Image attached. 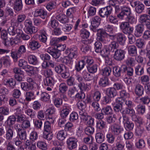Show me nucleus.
Returning <instances> with one entry per match:
<instances>
[{
  "label": "nucleus",
  "mask_w": 150,
  "mask_h": 150,
  "mask_svg": "<svg viewBox=\"0 0 150 150\" xmlns=\"http://www.w3.org/2000/svg\"><path fill=\"white\" fill-rule=\"evenodd\" d=\"M135 72L137 75H141L144 74V68L140 65H138L135 68Z\"/></svg>",
  "instance_id": "nucleus-50"
},
{
  "label": "nucleus",
  "mask_w": 150,
  "mask_h": 150,
  "mask_svg": "<svg viewBox=\"0 0 150 150\" xmlns=\"http://www.w3.org/2000/svg\"><path fill=\"white\" fill-rule=\"evenodd\" d=\"M26 52V49L25 45H22L20 46L17 51L16 52H11V56L13 58L15 62L17 61L18 57L24 53Z\"/></svg>",
  "instance_id": "nucleus-6"
},
{
  "label": "nucleus",
  "mask_w": 150,
  "mask_h": 150,
  "mask_svg": "<svg viewBox=\"0 0 150 150\" xmlns=\"http://www.w3.org/2000/svg\"><path fill=\"white\" fill-rule=\"evenodd\" d=\"M135 45L139 48H142L145 45L144 40L141 38H139L136 40Z\"/></svg>",
  "instance_id": "nucleus-51"
},
{
  "label": "nucleus",
  "mask_w": 150,
  "mask_h": 150,
  "mask_svg": "<svg viewBox=\"0 0 150 150\" xmlns=\"http://www.w3.org/2000/svg\"><path fill=\"white\" fill-rule=\"evenodd\" d=\"M37 145L38 148L42 150H47V145L46 143L42 141H39L37 143Z\"/></svg>",
  "instance_id": "nucleus-39"
},
{
  "label": "nucleus",
  "mask_w": 150,
  "mask_h": 150,
  "mask_svg": "<svg viewBox=\"0 0 150 150\" xmlns=\"http://www.w3.org/2000/svg\"><path fill=\"white\" fill-rule=\"evenodd\" d=\"M137 110L139 114L143 115L145 111V106L142 105H139L137 107Z\"/></svg>",
  "instance_id": "nucleus-56"
},
{
  "label": "nucleus",
  "mask_w": 150,
  "mask_h": 150,
  "mask_svg": "<svg viewBox=\"0 0 150 150\" xmlns=\"http://www.w3.org/2000/svg\"><path fill=\"white\" fill-rule=\"evenodd\" d=\"M77 139L74 137H70L67 139L66 142L68 149L72 150L76 148L77 146Z\"/></svg>",
  "instance_id": "nucleus-11"
},
{
  "label": "nucleus",
  "mask_w": 150,
  "mask_h": 150,
  "mask_svg": "<svg viewBox=\"0 0 150 150\" xmlns=\"http://www.w3.org/2000/svg\"><path fill=\"white\" fill-rule=\"evenodd\" d=\"M112 11V7L111 6H109L100 9L98 13L102 18H108L111 14Z\"/></svg>",
  "instance_id": "nucleus-7"
},
{
  "label": "nucleus",
  "mask_w": 150,
  "mask_h": 150,
  "mask_svg": "<svg viewBox=\"0 0 150 150\" xmlns=\"http://www.w3.org/2000/svg\"><path fill=\"white\" fill-rule=\"evenodd\" d=\"M28 60L30 64L33 65H35L38 62L36 57L33 55H30L28 57Z\"/></svg>",
  "instance_id": "nucleus-44"
},
{
  "label": "nucleus",
  "mask_w": 150,
  "mask_h": 150,
  "mask_svg": "<svg viewBox=\"0 0 150 150\" xmlns=\"http://www.w3.org/2000/svg\"><path fill=\"white\" fill-rule=\"evenodd\" d=\"M139 22L145 25L147 29L150 30V16L146 14L140 15L139 19Z\"/></svg>",
  "instance_id": "nucleus-9"
},
{
  "label": "nucleus",
  "mask_w": 150,
  "mask_h": 150,
  "mask_svg": "<svg viewBox=\"0 0 150 150\" xmlns=\"http://www.w3.org/2000/svg\"><path fill=\"white\" fill-rule=\"evenodd\" d=\"M123 72V65L121 67H115L113 68V72L114 76L116 77H119L121 76V71Z\"/></svg>",
  "instance_id": "nucleus-22"
},
{
  "label": "nucleus",
  "mask_w": 150,
  "mask_h": 150,
  "mask_svg": "<svg viewBox=\"0 0 150 150\" xmlns=\"http://www.w3.org/2000/svg\"><path fill=\"white\" fill-rule=\"evenodd\" d=\"M59 92L63 94L65 93L67 90L68 87L64 83H61L59 86Z\"/></svg>",
  "instance_id": "nucleus-40"
},
{
  "label": "nucleus",
  "mask_w": 150,
  "mask_h": 150,
  "mask_svg": "<svg viewBox=\"0 0 150 150\" xmlns=\"http://www.w3.org/2000/svg\"><path fill=\"white\" fill-rule=\"evenodd\" d=\"M83 60H84V62H86L87 64V67L94 64L93 60L90 57H85Z\"/></svg>",
  "instance_id": "nucleus-59"
},
{
  "label": "nucleus",
  "mask_w": 150,
  "mask_h": 150,
  "mask_svg": "<svg viewBox=\"0 0 150 150\" xmlns=\"http://www.w3.org/2000/svg\"><path fill=\"white\" fill-rule=\"evenodd\" d=\"M118 47L119 45L117 42L113 41L110 44L106 46L103 49V51L101 52V55L103 57H107L110 54V52H115V50L117 49V48Z\"/></svg>",
  "instance_id": "nucleus-3"
},
{
  "label": "nucleus",
  "mask_w": 150,
  "mask_h": 150,
  "mask_svg": "<svg viewBox=\"0 0 150 150\" xmlns=\"http://www.w3.org/2000/svg\"><path fill=\"white\" fill-rule=\"evenodd\" d=\"M34 15L35 17L40 16L43 19H45L47 16V12L42 9H37L35 11Z\"/></svg>",
  "instance_id": "nucleus-21"
},
{
  "label": "nucleus",
  "mask_w": 150,
  "mask_h": 150,
  "mask_svg": "<svg viewBox=\"0 0 150 150\" xmlns=\"http://www.w3.org/2000/svg\"><path fill=\"white\" fill-rule=\"evenodd\" d=\"M117 17L120 19L129 21L130 24L133 23L135 21V18L132 15L130 8L126 6H122L121 11L117 14Z\"/></svg>",
  "instance_id": "nucleus-2"
},
{
  "label": "nucleus",
  "mask_w": 150,
  "mask_h": 150,
  "mask_svg": "<svg viewBox=\"0 0 150 150\" xmlns=\"http://www.w3.org/2000/svg\"><path fill=\"white\" fill-rule=\"evenodd\" d=\"M50 99V96L48 93L44 92L41 93L40 98L41 100L44 102H47L49 101Z\"/></svg>",
  "instance_id": "nucleus-52"
},
{
  "label": "nucleus",
  "mask_w": 150,
  "mask_h": 150,
  "mask_svg": "<svg viewBox=\"0 0 150 150\" xmlns=\"http://www.w3.org/2000/svg\"><path fill=\"white\" fill-rule=\"evenodd\" d=\"M90 33L86 30L83 28L80 30V36L83 39H87L89 36Z\"/></svg>",
  "instance_id": "nucleus-49"
},
{
  "label": "nucleus",
  "mask_w": 150,
  "mask_h": 150,
  "mask_svg": "<svg viewBox=\"0 0 150 150\" xmlns=\"http://www.w3.org/2000/svg\"><path fill=\"white\" fill-rule=\"evenodd\" d=\"M101 112L106 115H111L112 113V110L110 106H107L102 108Z\"/></svg>",
  "instance_id": "nucleus-43"
},
{
  "label": "nucleus",
  "mask_w": 150,
  "mask_h": 150,
  "mask_svg": "<svg viewBox=\"0 0 150 150\" xmlns=\"http://www.w3.org/2000/svg\"><path fill=\"white\" fill-rule=\"evenodd\" d=\"M101 20L100 18L98 16L92 18L91 22V29L94 32H97V39L98 41L103 43L107 44L108 41L106 40V38L108 36L114 38V36L107 34L103 29H96L100 23Z\"/></svg>",
  "instance_id": "nucleus-1"
},
{
  "label": "nucleus",
  "mask_w": 150,
  "mask_h": 150,
  "mask_svg": "<svg viewBox=\"0 0 150 150\" xmlns=\"http://www.w3.org/2000/svg\"><path fill=\"white\" fill-rule=\"evenodd\" d=\"M4 144L6 146V150H16L15 147L10 141H6Z\"/></svg>",
  "instance_id": "nucleus-46"
},
{
  "label": "nucleus",
  "mask_w": 150,
  "mask_h": 150,
  "mask_svg": "<svg viewBox=\"0 0 150 150\" xmlns=\"http://www.w3.org/2000/svg\"><path fill=\"white\" fill-rule=\"evenodd\" d=\"M16 129L19 139L21 140H25L27 137V133L25 130L20 128H17Z\"/></svg>",
  "instance_id": "nucleus-14"
},
{
  "label": "nucleus",
  "mask_w": 150,
  "mask_h": 150,
  "mask_svg": "<svg viewBox=\"0 0 150 150\" xmlns=\"http://www.w3.org/2000/svg\"><path fill=\"white\" fill-rule=\"evenodd\" d=\"M125 51L121 49H116L114 52L113 58L115 60L121 61L125 57Z\"/></svg>",
  "instance_id": "nucleus-8"
},
{
  "label": "nucleus",
  "mask_w": 150,
  "mask_h": 150,
  "mask_svg": "<svg viewBox=\"0 0 150 150\" xmlns=\"http://www.w3.org/2000/svg\"><path fill=\"white\" fill-rule=\"evenodd\" d=\"M82 75L83 78L86 81H90L93 79L92 76L85 71H83Z\"/></svg>",
  "instance_id": "nucleus-61"
},
{
  "label": "nucleus",
  "mask_w": 150,
  "mask_h": 150,
  "mask_svg": "<svg viewBox=\"0 0 150 150\" xmlns=\"http://www.w3.org/2000/svg\"><path fill=\"white\" fill-rule=\"evenodd\" d=\"M82 42L83 44L81 45V51L84 53L90 51L91 50L90 46L85 43H87V41L83 40Z\"/></svg>",
  "instance_id": "nucleus-37"
},
{
  "label": "nucleus",
  "mask_w": 150,
  "mask_h": 150,
  "mask_svg": "<svg viewBox=\"0 0 150 150\" xmlns=\"http://www.w3.org/2000/svg\"><path fill=\"white\" fill-rule=\"evenodd\" d=\"M121 98L117 99L116 103L114 105L113 109L114 111L117 112H122V102Z\"/></svg>",
  "instance_id": "nucleus-12"
},
{
  "label": "nucleus",
  "mask_w": 150,
  "mask_h": 150,
  "mask_svg": "<svg viewBox=\"0 0 150 150\" xmlns=\"http://www.w3.org/2000/svg\"><path fill=\"white\" fill-rule=\"evenodd\" d=\"M14 133L13 128L11 127H8L6 129L5 134V138L6 140V141L11 140L14 135Z\"/></svg>",
  "instance_id": "nucleus-15"
},
{
  "label": "nucleus",
  "mask_w": 150,
  "mask_h": 150,
  "mask_svg": "<svg viewBox=\"0 0 150 150\" xmlns=\"http://www.w3.org/2000/svg\"><path fill=\"white\" fill-rule=\"evenodd\" d=\"M144 131V129L142 125H137L135 129L136 135L137 136H141Z\"/></svg>",
  "instance_id": "nucleus-47"
},
{
  "label": "nucleus",
  "mask_w": 150,
  "mask_h": 150,
  "mask_svg": "<svg viewBox=\"0 0 150 150\" xmlns=\"http://www.w3.org/2000/svg\"><path fill=\"white\" fill-rule=\"evenodd\" d=\"M92 96L94 101H98L100 98L101 93L99 91H97L93 94Z\"/></svg>",
  "instance_id": "nucleus-63"
},
{
  "label": "nucleus",
  "mask_w": 150,
  "mask_h": 150,
  "mask_svg": "<svg viewBox=\"0 0 150 150\" xmlns=\"http://www.w3.org/2000/svg\"><path fill=\"white\" fill-rule=\"evenodd\" d=\"M47 52L55 59L59 57L60 54V52L57 50L50 47L48 48Z\"/></svg>",
  "instance_id": "nucleus-24"
},
{
  "label": "nucleus",
  "mask_w": 150,
  "mask_h": 150,
  "mask_svg": "<svg viewBox=\"0 0 150 150\" xmlns=\"http://www.w3.org/2000/svg\"><path fill=\"white\" fill-rule=\"evenodd\" d=\"M76 8L75 7L70 8L67 11V15L70 18H72L74 17V15L76 12Z\"/></svg>",
  "instance_id": "nucleus-42"
},
{
  "label": "nucleus",
  "mask_w": 150,
  "mask_h": 150,
  "mask_svg": "<svg viewBox=\"0 0 150 150\" xmlns=\"http://www.w3.org/2000/svg\"><path fill=\"white\" fill-rule=\"evenodd\" d=\"M24 25L25 28V31L28 34H31L36 32L35 29V27L33 25L32 21L30 19H27L24 22Z\"/></svg>",
  "instance_id": "nucleus-5"
},
{
  "label": "nucleus",
  "mask_w": 150,
  "mask_h": 150,
  "mask_svg": "<svg viewBox=\"0 0 150 150\" xmlns=\"http://www.w3.org/2000/svg\"><path fill=\"white\" fill-rule=\"evenodd\" d=\"M4 83L10 88H13L16 85V83L12 79H5L3 81Z\"/></svg>",
  "instance_id": "nucleus-33"
},
{
  "label": "nucleus",
  "mask_w": 150,
  "mask_h": 150,
  "mask_svg": "<svg viewBox=\"0 0 150 150\" xmlns=\"http://www.w3.org/2000/svg\"><path fill=\"white\" fill-rule=\"evenodd\" d=\"M44 81L45 86L52 87L54 85V80L52 77H47L44 79Z\"/></svg>",
  "instance_id": "nucleus-29"
},
{
  "label": "nucleus",
  "mask_w": 150,
  "mask_h": 150,
  "mask_svg": "<svg viewBox=\"0 0 150 150\" xmlns=\"http://www.w3.org/2000/svg\"><path fill=\"white\" fill-rule=\"evenodd\" d=\"M56 19L62 23H65L68 21L67 16L63 13L57 14L56 17Z\"/></svg>",
  "instance_id": "nucleus-27"
},
{
  "label": "nucleus",
  "mask_w": 150,
  "mask_h": 150,
  "mask_svg": "<svg viewBox=\"0 0 150 150\" xmlns=\"http://www.w3.org/2000/svg\"><path fill=\"white\" fill-rule=\"evenodd\" d=\"M118 120L120 124L122 123L124 125L129 120V118L126 115H122V117H120Z\"/></svg>",
  "instance_id": "nucleus-55"
},
{
  "label": "nucleus",
  "mask_w": 150,
  "mask_h": 150,
  "mask_svg": "<svg viewBox=\"0 0 150 150\" xmlns=\"http://www.w3.org/2000/svg\"><path fill=\"white\" fill-rule=\"evenodd\" d=\"M54 105L57 108H59L62 104V100L59 98H56L53 99Z\"/></svg>",
  "instance_id": "nucleus-48"
},
{
  "label": "nucleus",
  "mask_w": 150,
  "mask_h": 150,
  "mask_svg": "<svg viewBox=\"0 0 150 150\" xmlns=\"http://www.w3.org/2000/svg\"><path fill=\"white\" fill-rule=\"evenodd\" d=\"M99 85L102 87H105L109 84V79L107 77H103L99 82Z\"/></svg>",
  "instance_id": "nucleus-35"
},
{
  "label": "nucleus",
  "mask_w": 150,
  "mask_h": 150,
  "mask_svg": "<svg viewBox=\"0 0 150 150\" xmlns=\"http://www.w3.org/2000/svg\"><path fill=\"white\" fill-rule=\"evenodd\" d=\"M16 120V118L14 115H11L8 117L6 121V124L10 127L15 124Z\"/></svg>",
  "instance_id": "nucleus-32"
},
{
  "label": "nucleus",
  "mask_w": 150,
  "mask_h": 150,
  "mask_svg": "<svg viewBox=\"0 0 150 150\" xmlns=\"http://www.w3.org/2000/svg\"><path fill=\"white\" fill-rule=\"evenodd\" d=\"M128 54L132 56H135L137 54V48L134 45H130L128 46Z\"/></svg>",
  "instance_id": "nucleus-26"
},
{
  "label": "nucleus",
  "mask_w": 150,
  "mask_h": 150,
  "mask_svg": "<svg viewBox=\"0 0 150 150\" xmlns=\"http://www.w3.org/2000/svg\"><path fill=\"white\" fill-rule=\"evenodd\" d=\"M0 113L3 115H8L9 113L8 108L5 106L1 107L0 108Z\"/></svg>",
  "instance_id": "nucleus-60"
},
{
  "label": "nucleus",
  "mask_w": 150,
  "mask_h": 150,
  "mask_svg": "<svg viewBox=\"0 0 150 150\" xmlns=\"http://www.w3.org/2000/svg\"><path fill=\"white\" fill-rule=\"evenodd\" d=\"M114 37L113 38L112 37H110V38L111 37L112 38L114 39L115 37L116 38L117 41L120 44L123 45L125 42L126 39V37L124 34L122 33H119L116 34L115 35H114ZM109 36L106 38V40H107V38H108Z\"/></svg>",
  "instance_id": "nucleus-10"
},
{
  "label": "nucleus",
  "mask_w": 150,
  "mask_h": 150,
  "mask_svg": "<svg viewBox=\"0 0 150 150\" xmlns=\"http://www.w3.org/2000/svg\"><path fill=\"white\" fill-rule=\"evenodd\" d=\"M117 119V115L116 114H113L110 116L107 119L108 122L109 124L113 123Z\"/></svg>",
  "instance_id": "nucleus-62"
},
{
  "label": "nucleus",
  "mask_w": 150,
  "mask_h": 150,
  "mask_svg": "<svg viewBox=\"0 0 150 150\" xmlns=\"http://www.w3.org/2000/svg\"><path fill=\"white\" fill-rule=\"evenodd\" d=\"M41 46L39 42L35 40H32L29 43V47L33 50H35L38 49Z\"/></svg>",
  "instance_id": "nucleus-23"
},
{
  "label": "nucleus",
  "mask_w": 150,
  "mask_h": 150,
  "mask_svg": "<svg viewBox=\"0 0 150 150\" xmlns=\"http://www.w3.org/2000/svg\"><path fill=\"white\" fill-rule=\"evenodd\" d=\"M144 8L145 6L144 4H143L140 3L135 7V11L137 14H140L143 13Z\"/></svg>",
  "instance_id": "nucleus-41"
},
{
  "label": "nucleus",
  "mask_w": 150,
  "mask_h": 150,
  "mask_svg": "<svg viewBox=\"0 0 150 150\" xmlns=\"http://www.w3.org/2000/svg\"><path fill=\"white\" fill-rule=\"evenodd\" d=\"M144 30V26L141 24L137 25L135 27L134 35L137 37H141L142 35Z\"/></svg>",
  "instance_id": "nucleus-13"
},
{
  "label": "nucleus",
  "mask_w": 150,
  "mask_h": 150,
  "mask_svg": "<svg viewBox=\"0 0 150 150\" xmlns=\"http://www.w3.org/2000/svg\"><path fill=\"white\" fill-rule=\"evenodd\" d=\"M79 116L81 121L86 122L88 120V116L87 113L85 112L84 110H80L79 113Z\"/></svg>",
  "instance_id": "nucleus-36"
},
{
  "label": "nucleus",
  "mask_w": 150,
  "mask_h": 150,
  "mask_svg": "<svg viewBox=\"0 0 150 150\" xmlns=\"http://www.w3.org/2000/svg\"><path fill=\"white\" fill-rule=\"evenodd\" d=\"M78 87L81 90V91H88L89 89V87L87 84H85L83 82H80L78 84Z\"/></svg>",
  "instance_id": "nucleus-58"
},
{
  "label": "nucleus",
  "mask_w": 150,
  "mask_h": 150,
  "mask_svg": "<svg viewBox=\"0 0 150 150\" xmlns=\"http://www.w3.org/2000/svg\"><path fill=\"white\" fill-rule=\"evenodd\" d=\"M108 17L109 21L110 23L117 25L118 24V20L116 16L110 15Z\"/></svg>",
  "instance_id": "nucleus-54"
},
{
  "label": "nucleus",
  "mask_w": 150,
  "mask_h": 150,
  "mask_svg": "<svg viewBox=\"0 0 150 150\" xmlns=\"http://www.w3.org/2000/svg\"><path fill=\"white\" fill-rule=\"evenodd\" d=\"M125 140L118 137L116 140V146L118 150H122L125 146Z\"/></svg>",
  "instance_id": "nucleus-20"
},
{
  "label": "nucleus",
  "mask_w": 150,
  "mask_h": 150,
  "mask_svg": "<svg viewBox=\"0 0 150 150\" xmlns=\"http://www.w3.org/2000/svg\"><path fill=\"white\" fill-rule=\"evenodd\" d=\"M65 132L63 130L59 131L57 135V138L60 140H64L66 138L67 136V135L65 133Z\"/></svg>",
  "instance_id": "nucleus-45"
},
{
  "label": "nucleus",
  "mask_w": 150,
  "mask_h": 150,
  "mask_svg": "<svg viewBox=\"0 0 150 150\" xmlns=\"http://www.w3.org/2000/svg\"><path fill=\"white\" fill-rule=\"evenodd\" d=\"M21 86L22 90L27 92L32 90L34 88L33 84L28 83L25 82L21 83Z\"/></svg>",
  "instance_id": "nucleus-18"
},
{
  "label": "nucleus",
  "mask_w": 150,
  "mask_h": 150,
  "mask_svg": "<svg viewBox=\"0 0 150 150\" xmlns=\"http://www.w3.org/2000/svg\"><path fill=\"white\" fill-rule=\"evenodd\" d=\"M23 5L22 0H16L14 2L13 9L17 12H19L22 10Z\"/></svg>",
  "instance_id": "nucleus-25"
},
{
  "label": "nucleus",
  "mask_w": 150,
  "mask_h": 150,
  "mask_svg": "<svg viewBox=\"0 0 150 150\" xmlns=\"http://www.w3.org/2000/svg\"><path fill=\"white\" fill-rule=\"evenodd\" d=\"M129 22L128 21L122 22L120 28L122 32L125 34H129L131 33L133 31L134 28L129 25Z\"/></svg>",
  "instance_id": "nucleus-4"
},
{
  "label": "nucleus",
  "mask_w": 150,
  "mask_h": 150,
  "mask_svg": "<svg viewBox=\"0 0 150 150\" xmlns=\"http://www.w3.org/2000/svg\"><path fill=\"white\" fill-rule=\"evenodd\" d=\"M85 65L84 60L79 61L75 65V69L77 71H81L84 67Z\"/></svg>",
  "instance_id": "nucleus-53"
},
{
  "label": "nucleus",
  "mask_w": 150,
  "mask_h": 150,
  "mask_svg": "<svg viewBox=\"0 0 150 150\" xmlns=\"http://www.w3.org/2000/svg\"><path fill=\"white\" fill-rule=\"evenodd\" d=\"M106 94L109 95L110 97L114 98L117 95L116 89L112 87L107 88L106 91Z\"/></svg>",
  "instance_id": "nucleus-30"
},
{
  "label": "nucleus",
  "mask_w": 150,
  "mask_h": 150,
  "mask_svg": "<svg viewBox=\"0 0 150 150\" xmlns=\"http://www.w3.org/2000/svg\"><path fill=\"white\" fill-rule=\"evenodd\" d=\"M112 71V69L109 67H106L102 70L103 74L105 77L109 76Z\"/></svg>",
  "instance_id": "nucleus-64"
},
{
  "label": "nucleus",
  "mask_w": 150,
  "mask_h": 150,
  "mask_svg": "<svg viewBox=\"0 0 150 150\" xmlns=\"http://www.w3.org/2000/svg\"><path fill=\"white\" fill-rule=\"evenodd\" d=\"M87 68L88 71L90 73H94L96 72L97 70L98 65L94 64L88 67Z\"/></svg>",
  "instance_id": "nucleus-57"
},
{
  "label": "nucleus",
  "mask_w": 150,
  "mask_h": 150,
  "mask_svg": "<svg viewBox=\"0 0 150 150\" xmlns=\"http://www.w3.org/2000/svg\"><path fill=\"white\" fill-rule=\"evenodd\" d=\"M78 51L75 48H71L70 52L69 54L68 57L70 59H76L77 57Z\"/></svg>",
  "instance_id": "nucleus-34"
},
{
  "label": "nucleus",
  "mask_w": 150,
  "mask_h": 150,
  "mask_svg": "<svg viewBox=\"0 0 150 150\" xmlns=\"http://www.w3.org/2000/svg\"><path fill=\"white\" fill-rule=\"evenodd\" d=\"M144 92V88L142 85L139 84L136 85L134 92L136 95L139 97L142 96Z\"/></svg>",
  "instance_id": "nucleus-17"
},
{
  "label": "nucleus",
  "mask_w": 150,
  "mask_h": 150,
  "mask_svg": "<svg viewBox=\"0 0 150 150\" xmlns=\"http://www.w3.org/2000/svg\"><path fill=\"white\" fill-rule=\"evenodd\" d=\"M123 73H127L128 75L132 76L133 74V69L130 67H127L125 65H123Z\"/></svg>",
  "instance_id": "nucleus-38"
},
{
  "label": "nucleus",
  "mask_w": 150,
  "mask_h": 150,
  "mask_svg": "<svg viewBox=\"0 0 150 150\" xmlns=\"http://www.w3.org/2000/svg\"><path fill=\"white\" fill-rule=\"evenodd\" d=\"M110 128L114 134L116 135L119 134L122 130L120 126L116 123H114L112 125L110 126Z\"/></svg>",
  "instance_id": "nucleus-19"
},
{
  "label": "nucleus",
  "mask_w": 150,
  "mask_h": 150,
  "mask_svg": "<svg viewBox=\"0 0 150 150\" xmlns=\"http://www.w3.org/2000/svg\"><path fill=\"white\" fill-rule=\"evenodd\" d=\"M71 108L69 106L64 105L60 112V115L61 117L66 118L70 111Z\"/></svg>",
  "instance_id": "nucleus-16"
},
{
  "label": "nucleus",
  "mask_w": 150,
  "mask_h": 150,
  "mask_svg": "<svg viewBox=\"0 0 150 150\" xmlns=\"http://www.w3.org/2000/svg\"><path fill=\"white\" fill-rule=\"evenodd\" d=\"M95 139L97 143L100 144L104 141L105 136L102 133L98 132L96 134Z\"/></svg>",
  "instance_id": "nucleus-31"
},
{
  "label": "nucleus",
  "mask_w": 150,
  "mask_h": 150,
  "mask_svg": "<svg viewBox=\"0 0 150 150\" xmlns=\"http://www.w3.org/2000/svg\"><path fill=\"white\" fill-rule=\"evenodd\" d=\"M25 100L26 101L29 102L32 100L35 99V96L34 92L32 91H28L25 93Z\"/></svg>",
  "instance_id": "nucleus-28"
}]
</instances>
